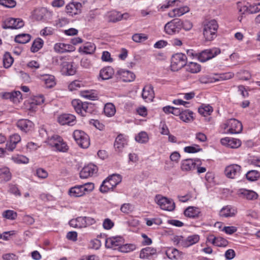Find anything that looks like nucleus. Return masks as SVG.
I'll return each mask as SVG.
<instances>
[{
    "label": "nucleus",
    "instance_id": "20",
    "mask_svg": "<svg viewBox=\"0 0 260 260\" xmlns=\"http://www.w3.org/2000/svg\"><path fill=\"white\" fill-rule=\"evenodd\" d=\"M127 145V140L122 135H119L115 139L114 148L116 151L121 152L123 149Z\"/></svg>",
    "mask_w": 260,
    "mask_h": 260
},
{
    "label": "nucleus",
    "instance_id": "58",
    "mask_svg": "<svg viewBox=\"0 0 260 260\" xmlns=\"http://www.w3.org/2000/svg\"><path fill=\"white\" fill-rule=\"evenodd\" d=\"M81 85V83L80 81L75 80L69 85L68 88L70 91H74L80 87Z\"/></svg>",
    "mask_w": 260,
    "mask_h": 260
},
{
    "label": "nucleus",
    "instance_id": "1",
    "mask_svg": "<svg viewBox=\"0 0 260 260\" xmlns=\"http://www.w3.org/2000/svg\"><path fill=\"white\" fill-rule=\"evenodd\" d=\"M94 188L92 183H86L82 185H76L70 188L69 194L73 198H79L91 192Z\"/></svg>",
    "mask_w": 260,
    "mask_h": 260
},
{
    "label": "nucleus",
    "instance_id": "62",
    "mask_svg": "<svg viewBox=\"0 0 260 260\" xmlns=\"http://www.w3.org/2000/svg\"><path fill=\"white\" fill-rule=\"evenodd\" d=\"M81 95L83 98L91 100H94L96 98L93 94L90 93L89 91L87 90L82 91L81 92Z\"/></svg>",
    "mask_w": 260,
    "mask_h": 260
},
{
    "label": "nucleus",
    "instance_id": "28",
    "mask_svg": "<svg viewBox=\"0 0 260 260\" xmlns=\"http://www.w3.org/2000/svg\"><path fill=\"white\" fill-rule=\"evenodd\" d=\"M117 75L121 76L119 78H123L122 80L125 82H131L135 78V75L132 72L123 70L118 71Z\"/></svg>",
    "mask_w": 260,
    "mask_h": 260
},
{
    "label": "nucleus",
    "instance_id": "41",
    "mask_svg": "<svg viewBox=\"0 0 260 260\" xmlns=\"http://www.w3.org/2000/svg\"><path fill=\"white\" fill-rule=\"evenodd\" d=\"M0 178L7 182L11 179V174L9 168L4 167L0 169Z\"/></svg>",
    "mask_w": 260,
    "mask_h": 260
},
{
    "label": "nucleus",
    "instance_id": "29",
    "mask_svg": "<svg viewBox=\"0 0 260 260\" xmlns=\"http://www.w3.org/2000/svg\"><path fill=\"white\" fill-rule=\"evenodd\" d=\"M189 9L187 6L180 7L173 9L168 13V15L170 17H180L185 13L189 12Z\"/></svg>",
    "mask_w": 260,
    "mask_h": 260
},
{
    "label": "nucleus",
    "instance_id": "53",
    "mask_svg": "<svg viewBox=\"0 0 260 260\" xmlns=\"http://www.w3.org/2000/svg\"><path fill=\"white\" fill-rule=\"evenodd\" d=\"M238 75L241 80H248L251 78V75L247 71H241L238 73Z\"/></svg>",
    "mask_w": 260,
    "mask_h": 260
},
{
    "label": "nucleus",
    "instance_id": "3",
    "mask_svg": "<svg viewBox=\"0 0 260 260\" xmlns=\"http://www.w3.org/2000/svg\"><path fill=\"white\" fill-rule=\"evenodd\" d=\"M121 181V177L120 175L113 174L105 180L100 186V191L105 193L110 189H113Z\"/></svg>",
    "mask_w": 260,
    "mask_h": 260
},
{
    "label": "nucleus",
    "instance_id": "42",
    "mask_svg": "<svg viewBox=\"0 0 260 260\" xmlns=\"http://www.w3.org/2000/svg\"><path fill=\"white\" fill-rule=\"evenodd\" d=\"M199 113L203 115L206 116L209 115L213 112V108L210 105H202L198 109Z\"/></svg>",
    "mask_w": 260,
    "mask_h": 260
},
{
    "label": "nucleus",
    "instance_id": "15",
    "mask_svg": "<svg viewBox=\"0 0 260 260\" xmlns=\"http://www.w3.org/2000/svg\"><path fill=\"white\" fill-rule=\"evenodd\" d=\"M200 162L199 159H193L188 158L182 160L181 163V169L183 171H190L195 170L197 162Z\"/></svg>",
    "mask_w": 260,
    "mask_h": 260
},
{
    "label": "nucleus",
    "instance_id": "17",
    "mask_svg": "<svg viewBox=\"0 0 260 260\" xmlns=\"http://www.w3.org/2000/svg\"><path fill=\"white\" fill-rule=\"evenodd\" d=\"M57 121L61 125H73L76 123V117L70 114H63L58 117Z\"/></svg>",
    "mask_w": 260,
    "mask_h": 260
},
{
    "label": "nucleus",
    "instance_id": "8",
    "mask_svg": "<svg viewBox=\"0 0 260 260\" xmlns=\"http://www.w3.org/2000/svg\"><path fill=\"white\" fill-rule=\"evenodd\" d=\"M221 52L220 49L218 48H213L211 49H206L199 53L198 55L199 60L201 62H205L210 59H212Z\"/></svg>",
    "mask_w": 260,
    "mask_h": 260
},
{
    "label": "nucleus",
    "instance_id": "9",
    "mask_svg": "<svg viewBox=\"0 0 260 260\" xmlns=\"http://www.w3.org/2000/svg\"><path fill=\"white\" fill-rule=\"evenodd\" d=\"M182 21L178 19H174L168 22L165 26V31L169 35H173L179 31L182 28Z\"/></svg>",
    "mask_w": 260,
    "mask_h": 260
},
{
    "label": "nucleus",
    "instance_id": "38",
    "mask_svg": "<svg viewBox=\"0 0 260 260\" xmlns=\"http://www.w3.org/2000/svg\"><path fill=\"white\" fill-rule=\"evenodd\" d=\"M84 218L83 217H78L76 219H72L69 221V224L71 226L75 228H84L83 222Z\"/></svg>",
    "mask_w": 260,
    "mask_h": 260
},
{
    "label": "nucleus",
    "instance_id": "7",
    "mask_svg": "<svg viewBox=\"0 0 260 260\" xmlns=\"http://www.w3.org/2000/svg\"><path fill=\"white\" fill-rule=\"evenodd\" d=\"M73 137L81 148H87L90 145L89 136L81 130H75L73 133Z\"/></svg>",
    "mask_w": 260,
    "mask_h": 260
},
{
    "label": "nucleus",
    "instance_id": "45",
    "mask_svg": "<svg viewBox=\"0 0 260 260\" xmlns=\"http://www.w3.org/2000/svg\"><path fill=\"white\" fill-rule=\"evenodd\" d=\"M14 59L9 52H6L3 56V64L5 68H9L11 66Z\"/></svg>",
    "mask_w": 260,
    "mask_h": 260
},
{
    "label": "nucleus",
    "instance_id": "5",
    "mask_svg": "<svg viewBox=\"0 0 260 260\" xmlns=\"http://www.w3.org/2000/svg\"><path fill=\"white\" fill-rule=\"evenodd\" d=\"M48 143L50 146L55 147L56 150L60 152H66L69 149L67 143L58 135H53L49 138Z\"/></svg>",
    "mask_w": 260,
    "mask_h": 260
},
{
    "label": "nucleus",
    "instance_id": "61",
    "mask_svg": "<svg viewBox=\"0 0 260 260\" xmlns=\"http://www.w3.org/2000/svg\"><path fill=\"white\" fill-rule=\"evenodd\" d=\"M103 228L106 230H110L114 226V223L109 218L104 220L103 223Z\"/></svg>",
    "mask_w": 260,
    "mask_h": 260
},
{
    "label": "nucleus",
    "instance_id": "39",
    "mask_svg": "<svg viewBox=\"0 0 260 260\" xmlns=\"http://www.w3.org/2000/svg\"><path fill=\"white\" fill-rule=\"evenodd\" d=\"M185 66L186 70L191 73H197L201 71V66L197 62H190Z\"/></svg>",
    "mask_w": 260,
    "mask_h": 260
},
{
    "label": "nucleus",
    "instance_id": "23",
    "mask_svg": "<svg viewBox=\"0 0 260 260\" xmlns=\"http://www.w3.org/2000/svg\"><path fill=\"white\" fill-rule=\"evenodd\" d=\"M237 213L236 208L231 205H227L223 207L220 211V215L224 217H230L234 216Z\"/></svg>",
    "mask_w": 260,
    "mask_h": 260
},
{
    "label": "nucleus",
    "instance_id": "56",
    "mask_svg": "<svg viewBox=\"0 0 260 260\" xmlns=\"http://www.w3.org/2000/svg\"><path fill=\"white\" fill-rule=\"evenodd\" d=\"M133 210V206L129 203L123 204L120 208V210L124 213H129L131 212Z\"/></svg>",
    "mask_w": 260,
    "mask_h": 260
},
{
    "label": "nucleus",
    "instance_id": "6",
    "mask_svg": "<svg viewBox=\"0 0 260 260\" xmlns=\"http://www.w3.org/2000/svg\"><path fill=\"white\" fill-rule=\"evenodd\" d=\"M186 56L182 53H178L172 56L171 69L173 71H177L186 64Z\"/></svg>",
    "mask_w": 260,
    "mask_h": 260
},
{
    "label": "nucleus",
    "instance_id": "64",
    "mask_svg": "<svg viewBox=\"0 0 260 260\" xmlns=\"http://www.w3.org/2000/svg\"><path fill=\"white\" fill-rule=\"evenodd\" d=\"M4 260H17L18 256L13 253H7L3 255Z\"/></svg>",
    "mask_w": 260,
    "mask_h": 260
},
{
    "label": "nucleus",
    "instance_id": "26",
    "mask_svg": "<svg viewBox=\"0 0 260 260\" xmlns=\"http://www.w3.org/2000/svg\"><path fill=\"white\" fill-rule=\"evenodd\" d=\"M74 49L73 45L64 43H56L54 46V50L59 53L74 51Z\"/></svg>",
    "mask_w": 260,
    "mask_h": 260
},
{
    "label": "nucleus",
    "instance_id": "46",
    "mask_svg": "<svg viewBox=\"0 0 260 260\" xmlns=\"http://www.w3.org/2000/svg\"><path fill=\"white\" fill-rule=\"evenodd\" d=\"M246 10L249 14H255L260 11V3L246 6Z\"/></svg>",
    "mask_w": 260,
    "mask_h": 260
},
{
    "label": "nucleus",
    "instance_id": "25",
    "mask_svg": "<svg viewBox=\"0 0 260 260\" xmlns=\"http://www.w3.org/2000/svg\"><path fill=\"white\" fill-rule=\"evenodd\" d=\"M167 256L171 259H181L183 258L184 254L179 252L177 249L170 248L166 252Z\"/></svg>",
    "mask_w": 260,
    "mask_h": 260
},
{
    "label": "nucleus",
    "instance_id": "63",
    "mask_svg": "<svg viewBox=\"0 0 260 260\" xmlns=\"http://www.w3.org/2000/svg\"><path fill=\"white\" fill-rule=\"evenodd\" d=\"M54 29L51 27H46L41 31L42 36H49L53 34Z\"/></svg>",
    "mask_w": 260,
    "mask_h": 260
},
{
    "label": "nucleus",
    "instance_id": "51",
    "mask_svg": "<svg viewBox=\"0 0 260 260\" xmlns=\"http://www.w3.org/2000/svg\"><path fill=\"white\" fill-rule=\"evenodd\" d=\"M109 22H116L120 21V18L119 16V12L117 11L111 12L109 15Z\"/></svg>",
    "mask_w": 260,
    "mask_h": 260
},
{
    "label": "nucleus",
    "instance_id": "33",
    "mask_svg": "<svg viewBox=\"0 0 260 260\" xmlns=\"http://www.w3.org/2000/svg\"><path fill=\"white\" fill-rule=\"evenodd\" d=\"M200 211L199 208L189 207L184 212V215L189 218H196L199 216Z\"/></svg>",
    "mask_w": 260,
    "mask_h": 260
},
{
    "label": "nucleus",
    "instance_id": "21",
    "mask_svg": "<svg viewBox=\"0 0 260 260\" xmlns=\"http://www.w3.org/2000/svg\"><path fill=\"white\" fill-rule=\"evenodd\" d=\"M142 96L146 102H151L154 98V92L151 85H147L143 88Z\"/></svg>",
    "mask_w": 260,
    "mask_h": 260
},
{
    "label": "nucleus",
    "instance_id": "27",
    "mask_svg": "<svg viewBox=\"0 0 260 260\" xmlns=\"http://www.w3.org/2000/svg\"><path fill=\"white\" fill-rule=\"evenodd\" d=\"M239 194L249 200H255L258 197V194L253 190H247L246 189H241L239 191Z\"/></svg>",
    "mask_w": 260,
    "mask_h": 260
},
{
    "label": "nucleus",
    "instance_id": "52",
    "mask_svg": "<svg viewBox=\"0 0 260 260\" xmlns=\"http://www.w3.org/2000/svg\"><path fill=\"white\" fill-rule=\"evenodd\" d=\"M175 244L184 247L185 238L181 236H175L173 238Z\"/></svg>",
    "mask_w": 260,
    "mask_h": 260
},
{
    "label": "nucleus",
    "instance_id": "19",
    "mask_svg": "<svg viewBox=\"0 0 260 260\" xmlns=\"http://www.w3.org/2000/svg\"><path fill=\"white\" fill-rule=\"evenodd\" d=\"M220 142L222 145L231 148H237L241 145L239 139L229 137L221 139Z\"/></svg>",
    "mask_w": 260,
    "mask_h": 260
},
{
    "label": "nucleus",
    "instance_id": "10",
    "mask_svg": "<svg viewBox=\"0 0 260 260\" xmlns=\"http://www.w3.org/2000/svg\"><path fill=\"white\" fill-rule=\"evenodd\" d=\"M229 128L227 132L230 134H239L242 131V124L236 119H230L224 124V128Z\"/></svg>",
    "mask_w": 260,
    "mask_h": 260
},
{
    "label": "nucleus",
    "instance_id": "48",
    "mask_svg": "<svg viewBox=\"0 0 260 260\" xmlns=\"http://www.w3.org/2000/svg\"><path fill=\"white\" fill-rule=\"evenodd\" d=\"M3 216L4 217L10 219L14 220L17 216V214L13 210H7L3 212Z\"/></svg>",
    "mask_w": 260,
    "mask_h": 260
},
{
    "label": "nucleus",
    "instance_id": "40",
    "mask_svg": "<svg viewBox=\"0 0 260 260\" xmlns=\"http://www.w3.org/2000/svg\"><path fill=\"white\" fill-rule=\"evenodd\" d=\"M31 37L27 34H22L15 37V42L20 44H25L30 40Z\"/></svg>",
    "mask_w": 260,
    "mask_h": 260
},
{
    "label": "nucleus",
    "instance_id": "4",
    "mask_svg": "<svg viewBox=\"0 0 260 260\" xmlns=\"http://www.w3.org/2000/svg\"><path fill=\"white\" fill-rule=\"evenodd\" d=\"M72 105L76 112L82 116H86L91 112V104L86 102H82L79 100L75 99L72 101Z\"/></svg>",
    "mask_w": 260,
    "mask_h": 260
},
{
    "label": "nucleus",
    "instance_id": "12",
    "mask_svg": "<svg viewBox=\"0 0 260 260\" xmlns=\"http://www.w3.org/2000/svg\"><path fill=\"white\" fill-rule=\"evenodd\" d=\"M24 23L20 18H9L7 19L3 25L4 29H18L24 26Z\"/></svg>",
    "mask_w": 260,
    "mask_h": 260
},
{
    "label": "nucleus",
    "instance_id": "35",
    "mask_svg": "<svg viewBox=\"0 0 260 260\" xmlns=\"http://www.w3.org/2000/svg\"><path fill=\"white\" fill-rule=\"evenodd\" d=\"M200 237L198 235H193L188 236L186 239H185L184 247H188L192 245L199 242Z\"/></svg>",
    "mask_w": 260,
    "mask_h": 260
},
{
    "label": "nucleus",
    "instance_id": "22",
    "mask_svg": "<svg viewBox=\"0 0 260 260\" xmlns=\"http://www.w3.org/2000/svg\"><path fill=\"white\" fill-rule=\"evenodd\" d=\"M73 62L64 61L61 71L65 75H73L76 72V68L73 65Z\"/></svg>",
    "mask_w": 260,
    "mask_h": 260
},
{
    "label": "nucleus",
    "instance_id": "18",
    "mask_svg": "<svg viewBox=\"0 0 260 260\" xmlns=\"http://www.w3.org/2000/svg\"><path fill=\"white\" fill-rule=\"evenodd\" d=\"M241 167L239 165L233 164L226 167L224 172L228 178H234L239 174L241 171Z\"/></svg>",
    "mask_w": 260,
    "mask_h": 260
},
{
    "label": "nucleus",
    "instance_id": "55",
    "mask_svg": "<svg viewBox=\"0 0 260 260\" xmlns=\"http://www.w3.org/2000/svg\"><path fill=\"white\" fill-rule=\"evenodd\" d=\"M0 4L6 7L13 8L16 6V3L14 0H0Z\"/></svg>",
    "mask_w": 260,
    "mask_h": 260
},
{
    "label": "nucleus",
    "instance_id": "13",
    "mask_svg": "<svg viewBox=\"0 0 260 260\" xmlns=\"http://www.w3.org/2000/svg\"><path fill=\"white\" fill-rule=\"evenodd\" d=\"M123 243V239L120 237H112L107 238L105 246L108 248L118 249L120 245Z\"/></svg>",
    "mask_w": 260,
    "mask_h": 260
},
{
    "label": "nucleus",
    "instance_id": "60",
    "mask_svg": "<svg viewBox=\"0 0 260 260\" xmlns=\"http://www.w3.org/2000/svg\"><path fill=\"white\" fill-rule=\"evenodd\" d=\"M36 175L40 178L45 179L47 177L48 173L44 169L39 168L36 170Z\"/></svg>",
    "mask_w": 260,
    "mask_h": 260
},
{
    "label": "nucleus",
    "instance_id": "57",
    "mask_svg": "<svg viewBox=\"0 0 260 260\" xmlns=\"http://www.w3.org/2000/svg\"><path fill=\"white\" fill-rule=\"evenodd\" d=\"M66 58H63L62 56H57L55 57H54L52 58V63L54 65H59L61 66V67L63 66V62L64 61H66Z\"/></svg>",
    "mask_w": 260,
    "mask_h": 260
},
{
    "label": "nucleus",
    "instance_id": "47",
    "mask_svg": "<svg viewBox=\"0 0 260 260\" xmlns=\"http://www.w3.org/2000/svg\"><path fill=\"white\" fill-rule=\"evenodd\" d=\"M148 136L146 132H142L135 137V140L139 143H145L148 141Z\"/></svg>",
    "mask_w": 260,
    "mask_h": 260
},
{
    "label": "nucleus",
    "instance_id": "54",
    "mask_svg": "<svg viewBox=\"0 0 260 260\" xmlns=\"http://www.w3.org/2000/svg\"><path fill=\"white\" fill-rule=\"evenodd\" d=\"M228 244V241L224 238L217 237L216 239L215 246L218 247H225Z\"/></svg>",
    "mask_w": 260,
    "mask_h": 260
},
{
    "label": "nucleus",
    "instance_id": "16",
    "mask_svg": "<svg viewBox=\"0 0 260 260\" xmlns=\"http://www.w3.org/2000/svg\"><path fill=\"white\" fill-rule=\"evenodd\" d=\"M82 4L79 2H71L66 6V12L73 16L81 13Z\"/></svg>",
    "mask_w": 260,
    "mask_h": 260
},
{
    "label": "nucleus",
    "instance_id": "36",
    "mask_svg": "<svg viewBox=\"0 0 260 260\" xmlns=\"http://www.w3.org/2000/svg\"><path fill=\"white\" fill-rule=\"evenodd\" d=\"M105 114L108 117H112L116 112V108L114 104L111 103H107L104 107Z\"/></svg>",
    "mask_w": 260,
    "mask_h": 260
},
{
    "label": "nucleus",
    "instance_id": "2",
    "mask_svg": "<svg viewBox=\"0 0 260 260\" xmlns=\"http://www.w3.org/2000/svg\"><path fill=\"white\" fill-rule=\"evenodd\" d=\"M218 28L217 21L214 20L206 21L203 24V35L207 41L213 40L216 36Z\"/></svg>",
    "mask_w": 260,
    "mask_h": 260
},
{
    "label": "nucleus",
    "instance_id": "14",
    "mask_svg": "<svg viewBox=\"0 0 260 260\" xmlns=\"http://www.w3.org/2000/svg\"><path fill=\"white\" fill-rule=\"evenodd\" d=\"M98 172L97 167L93 164H89L84 166L80 172L81 178H87L92 176Z\"/></svg>",
    "mask_w": 260,
    "mask_h": 260
},
{
    "label": "nucleus",
    "instance_id": "30",
    "mask_svg": "<svg viewBox=\"0 0 260 260\" xmlns=\"http://www.w3.org/2000/svg\"><path fill=\"white\" fill-rule=\"evenodd\" d=\"M96 47L94 44L90 42H87L84 44V46L80 47L79 51L84 54H91L94 53Z\"/></svg>",
    "mask_w": 260,
    "mask_h": 260
},
{
    "label": "nucleus",
    "instance_id": "31",
    "mask_svg": "<svg viewBox=\"0 0 260 260\" xmlns=\"http://www.w3.org/2000/svg\"><path fill=\"white\" fill-rule=\"evenodd\" d=\"M114 74L113 69L111 67H107L101 70L100 76L103 80H108L111 78Z\"/></svg>",
    "mask_w": 260,
    "mask_h": 260
},
{
    "label": "nucleus",
    "instance_id": "50",
    "mask_svg": "<svg viewBox=\"0 0 260 260\" xmlns=\"http://www.w3.org/2000/svg\"><path fill=\"white\" fill-rule=\"evenodd\" d=\"M135 249V245L130 244H123V243L120 245L119 250L122 252H128L133 251Z\"/></svg>",
    "mask_w": 260,
    "mask_h": 260
},
{
    "label": "nucleus",
    "instance_id": "11",
    "mask_svg": "<svg viewBox=\"0 0 260 260\" xmlns=\"http://www.w3.org/2000/svg\"><path fill=\"white\" fill-rule=\"evenodd\" d=\"M156 203L164 210L173 211L175 207V203L172 200L166 197L157 196L156 197Z\"/></svg>",
    "mask_w": 260,
    "mask_h": 260
},
{
    "label": "nucleus",
    "instance_id": "32",
    "mask_svg": "<svg viewBox=\"0 0 260 260\" xmlns=\"http://www.w3.org/2000/svg\"><path fill=\"white\" fill-rule=\"evenodd\" d=\"M42 80L44 81L46 88H51L56 85L55 79L54 76L51 75H44Z\"/></svg>",
    "mask_w": 260,
    "mask_h": 260
},
{
    "label": "nucleus",
    "instance_id": "37",
    "mask_svg": "<svg viewBox=\"0 0 260 260\" xmlns=\"http://www.w3.org/2000/svg\"><path fill=\"white\" fill-rule=\"evenodd\" d=\"M193 113L189 110H182L180 118L184 122H189L193 120Z\"/></svg>",
    "mask_w": 260,
    "mask_h": 260
},
{
    "label": "nucleus",
    "instance_id": "43",
    "mask_svg": "<svg viewBox=\"0 0 260 260\" xmlns=\"http://www.w3.org/2000/svg\"><path fill=\"white\" fill-rule=\"evenodd\" d=\"M44 41L41 38L36 39L33 42L30 50L32 52L38 51L43 45Z\"/></svg>",
    "mask_w": 260,
    "mask_h": 260
},
{
    "label": "nucleus",
    "instance_id": "44",
    "mask_svg": "<svg viewBox=\"0 0 260 260\" xmlns=\"http://www.w3.org/2000/svg\"><path fill=\"white\" fill-rule=\"evenodd\" d=\"M246 177L249 181H254L259 178L260 173L256 170H250L246 173Z\"/></svg>",
    "mask_w": 260,
    "mask_h": 260
},
{
    "label": "nucleus",
    "instance_id": "34",
    "mask_svg": "<svg viewBox=\"0 0 260 260\" xmlns=\"http://www.w3.org/2000/svg\"><path fill=\"white\" fill-rule=\"evenodd\" d=\"M156 252V250L155 248L150 247H147L141 250L140 257L141 258H147L154 254Z\"/></svg>",
    "mask_w": 260,
    "mask_h": 260
},
{
    "label": "nucleus",
    "instance_id": "59",
    "mask_svg": "<svg viewBox=\"0 0 260 260\" xmlns=\"http://www.w3.org/2000/svg\"><path fill=\"white\" fill-rule=\"evenodd\" d=\"M83 218H84L83 221H84L83 222L84 224V228L87 226L92 225L94 224L96 222L95 220L93 218L91 217L84 216L83 217Z\"/></svg>",
    "mask_w": 260,
    "mask_h": 260
},
{
    "label": "nucleus",
    "instance_id": "24",
    "mask_svg": "<svg viewBox=\"0 0 260 260\" xmlns=\"http://www.w3.org/2000/svg\"><path fill=\"white\" fill-rule=\"evenodd\" d=\"M33 123L27 119H20L17 123V126L22 131L27 133L33 127Z\"/></svg>",
    "mask_w": 260,
    "mask_h": 260
},
{
    "label": "nucleus",
    "instance_id": "49",
    "mask_svg": "<svg viewBox=\"0 0 260 260\" xmlns=\"http://www.w3.org/2000/svg\"><path fill=\"white\" fill-rule=\"evenodd\" d=\"M147 39V36L144 34H135L132 37L133 40L137 43L145 41Z\"/></svg>",
    "mask_w": 260,
    "mask_h": 260
}]
</instances>
